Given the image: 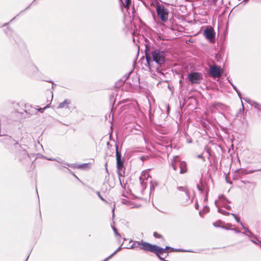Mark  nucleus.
Instances as JSON below:
<instances>
[{
    "instance_id": "nucleus-1",
    "label": "nucleus",
    "mask_w": 261,
    "mask_h": 261,
    "mask_svg": "<svg viewBox=\"0 0 261 261\" xmlns=\"http://www.w3.org/2000/svg\"><path fill=\"white\" fill-rule=\"evenodd\" d=\"M136 244L140 249L155 254L162 260H164V257L162 256L164 253H168L169 250L172 251H173V248L171 247H166L165 248H162L156 245L151 244L142 240L137 242Z\"/></svg>"
},
{
    "instance_id": "nucleus-2",
    "label": "nucleus",
    "mask_w": 261,
    "mask_h": 261,
    "mask_svg": "<svg viewBox=\"0 0 261 261\" xmlns=\"http://www.w3.org/2000/svg\"><path fill=\"white\" fill-rule=\"evenodd\" d=\"M151 57L147 53H145L146 59L148 65H150V62L153 61L158 64L162 65L165 61V53L159 49H155L151 53Z\"/></svg>"
},
{
    "instance_id": "nucleus-3",
    "label": "nucleus",
    "mask_w": 261,
    "mask_h": 261,
    "mask_svg": "<svg viewBox=\"0 0 261 261\" xmlns=\"http://www.w3.org/2000/svg\"><path fill=\"white\" fill-rule=\"evenodd\" d=\"M116 156L118 174L119 176L124 177L125 175V171L123 166V161L121 160V153L118 151L117 146L116 147Z\"/></svg>"
},
{
    "instance_id": "nucleus-4",
    "label": "nucleus",
    "mask_w": 261,
    "mask_h": 261,
    "mask_svg": "<svg viewBox=\"0 0 261 261\" xmlns=\"http://www.w3.org/2000/svg\"><path fill=\"white\" fill-rule=\"evenodd\" d=\"M156 13L162 21H166L168 19V12L164 6L157 5Z\"/></svg>"
},
{
    "instance_id": "nucleus-5",
    "label": "nucleus",
    "mask_w": 261,
    "mask_h": 261,
    "mask_svg": "<svg viewBox=\"0 0 261 261\" xmlns=\"http://www.w3.org/2000/svg\"><path fill=\"white\" fill-rule=\"evenodd\" d=\"M188 77L191 83L198 84L202 79V74L199 72H192L189 74Z\"/></svg>"
},
{
    "instance_id": "nucleus-6",
    "label": "nucleus",
    "mask_w": 261,
    "mask_h": 261,
    "mask_svg": "<svg viewBox=\"0 0 261 261\" xmlns=\"http://www.w3.org/2000/svg\"><path fill=\"white\" fill-rule=\"evenodd\" d=\"M210 74L212 76L218 77L221 75L222 72L219 67L214 65L210 67Z\"/></svg>"
},
{
    "instance_id": "nucleus-7",
    "label": "nucleus",
    "mask_w": 261,
    "mask_h": 261,
    "mask_svg": "<svg viewBox=\"0 0 261 261\" xmlns=\"http://www.w3.org/2000/svg\"><path fill=\"white\" fill-rule=\"evenodd\" d=\"M204 35L208 39H213L215 37L213 30L212 29H206L204 30Z\"/></svg>"
},
{
    "instance_id": "nucleus-8",
    "label": "nucleus",
    "mask_w": 261,
    "mask_h": 261,
    "mask_svg": "<svg viewBox=\"0 0 261 261\" xmlns=\"http://www.w3.org/2000/svg\"><path fill=\"white\" fill-rule=\"evenodd\" d=\"M179 168L180 169V173H185L187 171V164L185 162L182 161L179 163Z\"/></svg>"
},
{
    "instance_id": "nucleus-9",
    "label": "nucleus",
    "mask_w": 261,
    "mask_h": 261,
    "mask_svg": "<svg viewBox=\"0 0 261 261\" xmlns=\"http://www.w3.org/2000/svg\"><path fill=\"white\" fill-rule=\"evenodd\" d=\"M142 177H144L143 178H147L148 177H149V171L148 170H145L142 172L141 174Z\"/></svg>"
},
{
    "instance_id": "nucleus-10",
    "label": "nucleus",
    "mask_w": 261,
    "mask_h": 261,
    "mask_svg": "<svg viewBox=\"0 0 261 261\" xmlns=\"http://www.w3.org/2000/svg\"><path fill=\"white\" fill-rule=\"evenodd\" d=\"M153 236L155 238H161L162 239L163 241H165V239L164 238V237H163V236H162L161 234L159 233L158 232H154L153 233Z\"/></svg>"
},
{
    "instance_id": "nucleus-11",
    "label": "nucleus",
    "mask_w": 261,
    "mask_h": 261,
    "mask_svg": "<svg viewBox=\"0 0 261 261\" xmlns=\"http://www.w3.org/2000/svg\"><path fill=\"white\" fill-rule=\"evenodd\" d=\"M129 75V74H125L123 77L121 78V79L120 80V82L121 83H124L126 81V80L128 79Z\"/></svg>"
},
{
    "instance_id": "nucleus-12",
    "label": "nucleus",
    "mask_w": 261,
    "mask_h": 261,
    "mask_svg": "<svg viewBox=\"0 0 261 261\" xmlns=\"http://www.w3.org/2000/svg\"><path fill=\"white\" fill-rule=\"evenodd\" d=\"M89 164L88 163L83 164L82 165H80L78 166V168H89Z\"/></svg>"
},
{
    "instance_id": "nucleus-13",
    "label": "nucleus",
    "mask_w": 261,
    "mask_h": 261,
    "mask_svg": "<svg viewBox=\"0 0 261 261\" xmlns=\"http://www.w3.org/2000/svg\"><path fill=\"white\" fill-rule=\"evenodd\" d=\"M49 104L50 103L47 105L46 106H44L43 108H40L37 109L38 111H40L41 112H42L43 110H44L46 108L48 107V106H49Z\"/></svg>"
},
{
    "instance_id": "nucleus-14",
    "label": "nucleus",
    "mask_w": 261,
    "mask_h": 261,
    "mask_svg": "<svg viewBox=\"0 0 261 261\" xmlns=\"http://www.w3.org/2000/svg\"><path fill=\"white\" fill-rule=\"evenodd\" d=\"M125 7L128 8L130 5V0H125Z\"/></svg>"
},
{
    "instance_id": "nucleus-15",
    "label": "nucleus",
    "mask_w": 261,
    "mask_h": 261,
    "mask_svg": "<svg viewBox=\"0 0 261 261\" xmlns=\"http://www.w3.org/2000/svg\"><path fill=\"white\" fill-rule=\"evenodd\" d=\"M234 217V218L236 220V221L239 222V223H241V220H240V218H239L238 216H237L236 215H233Z\"/></svg>"
},
{
    "instance_id": "nucleus-16",
    "label": "nucleus",
    "mask_w": 261,
    "mask_h": 261,
    "mask_svg": "<svg viewBox=\"0 0 261 261\" xmlns=\"http://www.w3.org/2000/svg\"><path fill=\"white\" fill-rule=\"evenodd\" d=\"M116 251L114 252L113 254H112L111 255H110L109 257H107L103 261H107L115 253H116Z\"/></svg>"
},
{
    "instance_id": "nucleus-17",
    "label": "nucleus",
    "mask_w": 261,
    "mask_h": 261,
    "mask_svg": "<svg viewBox=\"0 0 261 261\" xmlns=\"http://www.w3.org/2000/svg\"><path fill=\"white\" fill-rule=\"evenodd\" d=\"M197 188H198V190H199L200 191H201V192H202V191H203V189L200 187L199 185H197Z\"/></svg>"
},
{
    "instance_id": "nucleus-18",
    "label": "nucleus",
    "mask_w": 261,
    "mask_h": 261,
    "mask_svg": "<svg viewBox=\"0 0 261 261\" xmlns=\"http://www.w3.org/2000/svg\"><path fill=\"white\" fill-rule=\"evenodd\" d=\"M157 71H158V73H159L161 75H163L164 74V73H163L161 72L159 70V68H157Z\"/></svg>"
},
{
    "instance_id": "nucleus-19",
    "label": "nucleus",
    "mask_w": 261,
    "mask_h": 261,
    "mask_svg": "<svg viewBox=\"0 0 261 261\" xmlns=\"http://www.w3.org/2000/svg\"><path fill=\"white\" fill-rule=\"evenodd\" d=\"M171 165H172V168H173V169H174V170H176V166H175V165H174L173 164H171Z\"/></svg>"
},
{
    "instance_id": "nucleus-20",
    "label": "nucleus",
    "mask_w": 261,
    "mask_h": 261,
    "mask_svg": "<svg viewBox=\"0 0 261 261\" xmlns=\"http://www.w3.org/2000/svg\"><path fill=\"white\" fill-rule=\"evenodd\" d=\"M114 230L116 234H118L117 229L116 228H114Z\"/></svg>"
},
{
    "instance_id": "nucleus-21",
    "label": "nucleus",
    "mask_w": 261,
    "mask_h": 261,
    "mask_svg": "<svg viewBox=\"0 0 261 261\" xmlns=\"http://www.w3.org/2000/svg\"><path fill=\"white\" fill-rule=\"evenodd\" d=\"M249 0H244L243 1L245 3H247L248 2Z\"/></svg>"
},
{
    "instance_id": "nucleus-22",
    "label": "nucleus",
    "mask_w": 261,
    "mask_h": 261,
    "mask_svg": "<svg viewBox=\"0 0 261 261\" xmlns=\"http://www.w3.org/2000/svg\"><path fill=\"white\" fill-rule=\"evenodd\" d=\"M50 93H51V98H53V93L51 92H50Z\"/></svg>"
},
{
    "instance_id": "nucleus-23",
    "label": "nucleus",
    "mask_w": 261,
    "mask_h": 261,
    "mask_svg": "<svg viewBox=\"0 0 261 261\" xmlns=\"http://www.w3.org/2000/svg\"><path fill=\"white\" fill-rule=\"evenodd\" d=\"M237 93H238V95H239V96L240 97V98H241V95L240 94V93L237 91Z\"/></svg>"
},
{
    "instance_id": "nucleus-24",
    "label": "nucleus",
    "mask_w": 261,
    "mask_h": 261,
    "mask_svg": "<svg viewBox=\"0 0 261 261\" xmlns=\"http://www.w3.org/2000/svg\"><path fill=\"white\" fill-rule=\"evenodd\" d=\"M246 101H248L247 100H248V101H250V99H244Z\"/></svg>"
},
{
    "instance_id": "nucleus-25",
    "label": "nucleus",
    "mask_w": 261,
    "mask_h": 261,
    "mask_svg": "<svg viewBox=\"0 0 261 261\" xmlns=\"http://www.w3.org/2000/svg\"><path fill=\"white\" fill-rule=\"evenodd\" d=\"M185 194L187 196H188L187 192H185Z\"/></svg>"
},
{
    "instance_id": "nucleus-26",
    "label": "nucleus",
    "mask_w": 261,
    "mask_h": 261,
    "mask_svg": "<svg viewBox=\"0 0 261 261\" xmlns=\"http://www.w3.org/2000/svg\"><path fill=\"white\" fill-rule=\"evenodd\" d=\"M189 98H192V96H190L189 97Z\"/></svg>"
}]
</instances>
